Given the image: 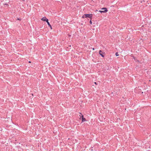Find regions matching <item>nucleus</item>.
I'll list each match as a JSON object with an SVG mask.
<instances>
[{
  "mask_svg": "<svg viewBox=\"0 0 151 151\" xmlns=\"http://www.w3.org/2000/svg\"><path fill=\"white\" fill-rule=\"evenodd\" d=\"M99 54L101 55V56L103 57H104V55L103 54H104V53L101 50H100L99 51Z\"/></svg>",
  "mask_w": 151,
  "mask_h": 151,
  "instance_id": "obj_3",
  "label": "nucleus"
},
{
  "mask_svg": "<svg viewBox=\"0 0 151 151\" xmlns=\"http://www.w3.org/2000/svg\"><path fill=\"white\" fill-rule=\"evenodd\" d=\"M89 17L91 19L92 18V14H85L82 17L84 18V17Z\"/></svg>",
  "mask_w": 151,
  "mask_h": 151,
  "instance_id": "obj_1",
  "label": "nucleus"
},
{
  "mask_svg": "<svg viewBox=\"0 0 151 151\" xmlns=\"http://www.w3.org/2000/svg\"><path fill=\"white\" fill-rule=\"evenodd\" d=\"M23 1H24V0H23Z\"/></svg>",
  "mask_w": 151,
  "mask_h": 151,
  "instance_id": "obj_14",
  "label": "nucleus"
},
{
  "mask_svg": "<svg viewBox=\"0 0 151 151\" xmlns=\"http://www.w3.org/2000/svg\"><path fill=\"white\" fill-rule=\"evenodd\" d=\"M82 122H85L86 121V119L85 118H83V116L82 115Z\"/></svg>",
  "mask_w": 151,
  "mask_h": 151,
  "instance_id": "obj_5",
  "label": "nucleus"
},
{
  "mask_svg": "<svg viewBox=\"0 0 151 151\" xmlns=\"http://www.w3.org/2000/svg\"><path fill=\"white\" fill-rule=\"evenodd\" d=\"M108 12V10H103V11H99V12H101V13H106V12Z\"/></svg>",
  "mask_w": 151,
  "mask_h": 151,
  "instance_id": "obj_4",
  "label": "nucleus"
},
{
  "mask_svg": "<svg viewBox=\"0 0 151 151\" xmlns=\"http://www.w3.org/2000/svg\"><path fill=\"white\" fill-rule=\"evenodd\" d=\"M117 56L119 55L118 54V52H116L115 54Z\"/></svg>",
  "mask_w": 151,
  "mask_h": 151,
  "instance_id": "obj_8",
  "label": "nucleus"
},
{
  "mask_svg": "<svg viewBox=\"0 0 151 151\" xmlns=\"http://www.w3.org/2000/svg\"><path fill=\"white\" fill-rule=\"evenodd\" d=\"M101 9H102V10H105L106 9L107 10L106 8H102Z\"/></svg>",
  "mask_w": 151,
  "mask_h": 151,
  "instance_id": "obj_7",
  "label": "nucleus"
},
{
  "mask_svg": "<svg viewBox=\"0 0 151 151\" xmlns=\"http://www.w3.org/2000/svg\"><path fill=\"white\" fill-rule=\"evenodd\" d=\"M17 20H21V19L19 18H17Z\"/></svg>",
  "mask_w": 151,
  "mask_h": 151,
  "instance_id": "obj_9",
  "label": "nucleus"
},
{
  "mask_svg": "<svg viewBox=\"0 0 151 151\" xmlns=\"http://www.w3.org/2000/svg\"><path fill=\"white\" fill-rule=\"evenodd\" d=\"M94 50V48H93V50Z\"/></svg>",
  "mask_w": 151,
  "mask_h": 151,
  "instance_id": "obj_12",
  "label": "nucleus"
},
{
  "mask_svg": "<svg viewBox=\"0 0 151 151\" xmlns=\"http://www.w3.org/2000/svg\"><path fill=\"white\" fill-rule=\"evenodd\" d=\"M41 20L43 21H46V22H47L48 21V19L46 18V17H44L42 18L41 19Z\"/></svg>",
  "mask_w": 151,
  "mask_h": 151,
  "instance_id": "obj_2",
  "label": "nucleus"
},
{
  "mask_svg": "<svg viewBox=\"0 0 151 151\" xmlns=\"http://www.w3.org/2000/svg\"><path fill=\"white\" fill-rule=\"evenodd\" d=\"M92 21H91V20H90V24H92Z\"/></svg>",
  "mask_w": 151,
  "mask_h": 151,
  "instance_id": "obj_10",
  "label": "nucleus"
},
{
  "mask_svg": "<svg viewBox=\"0 0 151 151\" xmlns=\"http://www.w3.org/2000/svg\"><path fill=\"white\" fill-rule=\"evenodd\" d=\"M94 83H95V84H96V85L97 84V83H96V82H95Z\"/></svg>",
  "mask_w": 151,
  "mask_h": 151,
  "instance_id": "obj_11",
  "label": "nucleus"
},
{
  "mask_svg": "<svg viewBox=\"0 0 151 151\" xmlns=\"http://www.w3.org/2000/svg\"><path fill=\"white\" fill-rule=\"evenodd\" d=\"M29 63H31V62H30V61H29Z\"/></svg>",
  "mask_w": 151,
  "mask_h": 151,
  "instance_id": "obj_13",
  "label": "nucleus"
},
{
  "mask_svg": "<svg viewBox=\"0 0 151 151\" xmlns=\"http://www.w3.org/2000/svg\"><path fill=\"white\" fill-rule=\"evenodd\" d=\"M47 24L49 25V26L50 27L51 29H52V27H51V25L50 24V23L48 22V21L47 22Z\"/></svg>",
  "mask_w": 151,
  "mask_h": 151,
  "instance_id": "obj_6",
  "label": "nucleus"
}]
</instances>
